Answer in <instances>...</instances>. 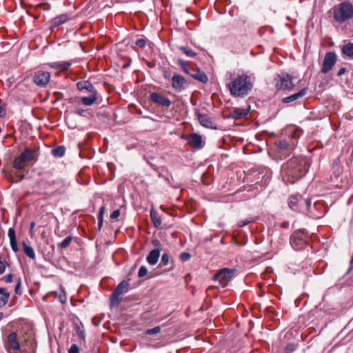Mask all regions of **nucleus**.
<instances>
[{
  "label": "nucleus",
  "instance_id": "1",
  "mask_svg": "<svg viewBox=\"0 0 353 353\" xmlns=\"http://www.w3.org/2000/svg\"><path fill=\"white\" fill-rule=\"evenodd\" d=\"M307 169V160L305 157H293L282 165V177L287 183L292 184L302 178Z\"/></svg>",
  "mask_w": 353,
  "mask_h": 353
},
{
  "label": "nucleus",
  "instance_id": "2",
  "mask_svg": "<svg viewBox=\"0 0 353 353\" xmlns=\"http://www.w3.org/2000/svg\"><path fill=\"white\" fill-rule=\"evenodd\" d=\"M254 81V77L252 75L243 74L234 78L227 86L231 95L243 98L252 90Z\"/></svg>",
  "mask_w": 353,
  "mask_h": 353
},
{
  "label": "nucleus",
  "instance_id": "3",
  "mask_svg": "<svg viewBox=\"0 0 353 353\" xmlns=\"http://www.w3.org/2000/svg\"><path fill=\"white\" fill-rule=\"evenodd\" d=\"M289 207L294 211L307 213L314 219H318L323 216V212L315 213L310 210V200L305 199L301 195H292L289 199Z\"/></svg>",
  "mask_w": 353,
  "mask_h": 353
},
{
  "label": "nucleus",
  "instance_id": "4",
  "mask_svg": "<svg viewBox=\"0 0 353 353\" xmlns=\"http://www.w3.org/2000/svg\"><path fill=\"white\" fill-rule=\"evenodd\" d=\"M334 20L339 23H343L353 18V5L349 1L334 6L332 8Z\"/></svg>",
  "mask_w": 353,
  "mask_h": 353
},
{
  "label": "nucleus",
  "instance_id": "5",
  "mask_svg": "<svg viewBox=\"0 0 353 353\" xmlns=\"http://www.w3.org/2000/svg\"><path fill=\"white\" fill-rule=\"evenodd\" d=\"M36 156L37 151L34 149L26 148L19 157L14 159L12 166L15 169L23 170L28 165L30 161L34 159Z\"/></svg>",
  "mask_w": 353,
  "mask_h": 353
},
{
  "label": "nucleus",
  "instance_id": "6",
  "mask_svg": "<svg viewBox=\"0 0 353 353\" xmlns=\"http://www.w3.org/2000/svg\"><path fill=\"white\" fill-rule=\"evenodd\" d=\"M130 289V284L126 281H122L117 286L114 292L110 295V307H117L121 303L122 299L121 296L126 294Z\"/></svg>",
  "mask_w": 353,
  "mask_h": 353
},
{
  "label": "nucleus",
  "instance_id": "7",
  "mask_svg": "<svg viewBox=\"0 0 353 353\" xmlns=\"http://www.w3.org/2000/svg\"><path fill=\"white\" fill-rule=\"evenodd\" d=\"M306 235L303 231L299 230L294 232L290 239V243L296 250H301L306 245Z\"/></svg>",
  "mask_w": 353,
  "mask_h": 353
},
{
  "label": "nucleus",
  "instance_id": "8",
  "mask_svg": "<svg viewBox=\"0 0 353 353\" xmlns=\"http://www.w3.org/2000/svg\"><path fill=\"white\" fill-rule=\"evenodd\" d=\"M336 60L337 57L334 52H327L324 57L321 72L323 74L327 73L335 65Z\"/></svg>",
  "mask_w": 353,
  "mask_h": 353
},
{
  "label": "nucleus",
  "instance_id": "9",
  "mask_svg": "<svg viewBox=\"0 0 353 353\" xmlns=\"http://www.w3.org/2000/svg\"><path fill=\"white\" fill-rule=\"evenodd\" d=\"M292 78L290 74L278 75L276 87L279 90H292L294 88Z\"/></svg>",
  "mask_w": 353,
  "mask_h": 353
},
{
  "label": "nucleus",
  "instance_id": "10",
  "mask_svg": "<svg viewBox=\"0 0 353 353\" xmlns=\"http://www.w3.org/2000/svg\"><path fill=\"white\" fill-rule=\"evenodd\" d=\"M50 79V73L49 72H38L33 77V82L38 86H46Z\"/></svg>",
  "mask_w": 353,
  "mask_h": 353
},
{
  "label": "nucleus",
  "instance_id": "11",
  "mask_svg": "<svg viewBox=\"0 0 353 353\" xmlns=\"http://www.w3.org/2000/svg\"><path fill=\"white\" fill-rule=\"evenodd\" d=\"M185 140L188 141V144L195 149L202 148L204 145L202 137L197 133L190 134L186 137Z\"/></svg>",
  "mask_w": 353,
  "mask_h": 353
},
{
  "label": "nucleus",
  "instance_id": "12",
  "mask_svg": "<svg viewBox=\"0 0 353 353\" xmlns=\"http://www.w3.org/2000/svg\"><path fill=\"white\" fill-rule=\"evenodd\" d=\"M150 98L153 103L161 106L169 107L171 105L170 100L165 96L159 93L152 92L150 95Z\"/></svg>",
  "mask_w": 353,
  "mask_h": 353
},
{
  "label": "nucleus",
  "instance_id": "13",
  "mask_svg": "<svg viewBox=\"0 0 353 353\" xmlns=\"http://www.w3.org/2000/svg\"><path fill=\"white\" fill-rule=\"evenodd\" d=\"M235 272L234 269L223 268L220 270L221 273V285L222 287L226 286L230 281Z\"/></svg>",
  "mask_w": 353,
  "mask_h": 353
},
{
  "label": "nucleus",
  "instance_id": "14",
  "mask_svg": "<svg viewBox=\"0 0 353 353\" xmlns=\"http://www.w3.org/2000/svg\"><path fill=\"white\" fill-rule=\"evenodd\" d=\"M185 83L186 81L181 75L178 74L173 75L172 86L175 90L177 92L183 90L185 88Z\"/></svg>",
  "mask_w": 353,
  "mask_h": 353
},
{
  "label": "nucleus",
  "instance_id": "15",
  "mask_svg": "<svg viewBox=\"0 0 353 353\" xmlns=\"http://www.w3.org/2000/svg\"><path fill=\"white\" fill-rule=\"evenodd\" d=\"M196 114L198 121L202 126L208 128L216 129V125L208 114L200 112H196Z\"/></svg>",
  "mask_w": 353,
  "mask_h": 353
},
{
  "label": "nucleus",
  "instance_id": "16",
  "mask_svg": "<svg viewBox=\"0 0 353 353\" xmlns=\"http://www.w3.org/2000/svg\"><path fill=\"white\" fill-rule=\"evenodd\" d=\"M8 346L9 349H12L15 351L21 350V345L17 339V334L15 332H12L8 335Z\"/></svg>",
  "mask_w": 353,
  "mask_h": 353
},
{
  "label": "nucleus",
  "instance_id": "17",
  "mask_svg": "<svg viewBox=\"0 0 353 353\" xmlns=\"http://www.w3.org/2000/svg\"><path fill=\"white\" fill-rule=\"evenodd\" d=\"M249 108H236L230 112L228 118L240 119L247 117L249 113Z\"/></svg>",
  "mask_w": 353,
  "mask_h": 353
},
{
  "label": "nucleus",
  "instance_id": "18",
  "mask_svg": "<svg viewBox=\"0 0 353 353\" xmlns=\"http://www.w3.org/2000/svg\"><path fill=\"white\" fill-rule=\"evenodd\" d=\"M307 90V89L306 88H304L303 89H301L299 92H298L295 94H293L290 96L283 98L281 101L284 103H291L294 101H296V100L303 97L306 94Z\"/></svg>",
  "mask_w": 353,
  "mask_h": 353
},
{
  "label": "nucleus",
  "instance_id": "19",
  "mask_svg": "<svg viewBox=\"0 0 353 353\" xmlns=\"http://www.w3.org/2000/svg\"><path fill=\"white\" fill-rule=\"evenodd\" d=\"M77 88L79 91L87 90L90 93L97 92L94 85L88 81H81L77 83Z\"/></svg>",
  "mask_w": 353,
  "mask_h": 353
},
{
  "label": "nucleus",
  "instance_id": "20",
  "mask_svg": "<svg viewBox=\"0 0 353 353\" xmlns=\"http://www.w3.org/2000/svg\"><path fill=\"white\" fill-rule=\"evenodd\" d=\"M191 70H192V72H191L190 76L194 79L201 83H206L208 81V76L203 70L197 69L194 71L193 68Z\"/></svg>",
  "mask_w": 353,
  "mask_h": 353
},
{
  "label": "nucleus",
  "instance_id": "21",
  "mask_svg": "<svg viewBox=\"0 0 353 353\" xmlns=\"http://www.w3.org/2000/svg\"><path fill=\"white\" fill-rule=\"evenodd\" d=\"M160 256V250L159 249H154L150 252L148 255L146 257L147 262L151 265H154L157 264L159 261Z\"/></svg>",
  "mask_w": 353,
  "mask_h": 353
},
{
  "label": "nucleus",
  "instance_id": "22",
  "mask_svg": "<svg viewBox=\"0 0 353 353\" xmlns=\"http://www.w3.org/2000/svg\"><path fill=\"white\" fill-rule=\"evenodd\" d=\"M276 145L279 148L280 152H290L294 150V145L289 143L285 140L279 141L278 142H276Z\"/></svg>",
  "mask_w": 353,
  "mask_h": 353
},
{
  "label": "nucleus",
  "instance_id": "23",
  "mask_svg": "<svg viewBox=\"0 0 353 353\" xmlns=\"http://www.w3.org/2000/svg\"><path fill=\"white\" fill-rule=\"evenodd\" d=\"M98 92H91L88 97H83L81 98V103L86 106L93 105L97 100Z\"/></svg>",
  "mask_w": 353,
  "mask_h": 353
},
{
  "label": "nucleus",
  "instance_id": "24",
  "mask_svg": "<svg viewBox=\"0 0 353 353\" xmlns=\"http://www.w3.org/2000/svg\"><path fill=\"white\" fill-rule=\"evenodd\" d=\"M8 237L10 239V244L12 250L14 252H17L18 251V248H17V240H16V237H15V232L12 228H10L8 230Z\"/></svg>",
  "mask_w": 353,
  "mask_h": 353
},
{
  "label": "nucleus",
  "instance_id": "25",
  "mask_svg": "<svg viewBox=\"0 0 353 353\" xmlns=\"http://www.w3.org/2000/svg\"><path fill=\"white\" fill-rule=\"evenodd\" d=\"M150 214L153 225L155 228L159 227L161 224V219L158 212L154 208H152Z\"/></svg>",
  "mask_w": 353,
  "mask_h": 353
},
{
  "label": "nucleus",
  "instance_id": "26",
  "mask_svg": "<svg viewBox=\"0 0 353 353\" xmlns=\"http://www.w3.org/2000/svg\"><path fill=\"white\" fill-rule=\"evenodd\" d=\"M342 53L350 59H353V43H348L344 45L341 50Z\"/></svg>",
  "mask_w": 353,
  "mask_h": 353
},
{
  "label": "nucleus",
  "instance_id": "27",
  "mask_svg": "<svg viewBox=\"0 0 353 353\" xmlns=\"http://www.w3.org/2000/svg\"><path fill=\"white\" fill-rule=\"evenodd\" d=\"M71 63L68 61L54 62L50 64L52 68L59 69L61 70H66L70 66Z\"/></svg>",
  "mask_w": 353,
  "mask_h": 353
},
{
  "label": "nucleus",
  "instance_id": "28",
  "mask_svg": "<svg viewBox=\"0 0 353 353\" xmlns=\"http://www.w3.org/2000/svg\"><path fill=\"white\" fill-rule=\"evenodd\" d=\"M68 19L69 17L68 14H62L53 19L52 24L54 26L57 27L65 23Z\"/></svg>",
  "mask_w": 353,
  "mask_h": 353
},
{
  "label": "nucleus",
  "instance_id": "29",
  "mask_svg": "<svg viewBox=\"0 0 353 353\" xmlns=\"http://www.w3.org/2000/svg\"><path fill=\"white\" fill-rule=\"evenodd\" d=\"M22 245L25 254L30 259H34L35 258V254L33 248L28 245L25 241H23Z\"/></svg>",
  "mask_w": 353,
  "mask_h": 353
},
{
  "label": "nucleus",
  "instance_id": "30",
  "mask_svg": "<svg viewBox=\"0 0 353 353\" xmlns=\"http://www.w3.org/2000/svg\"><path fill=\"white\" fill-rule=\"evenodd\" d=\"M65 152V148L63 145H59L52 150V154L55 157H62Z\"/></svg>",
  "mask_w": 353,
  "mask_h": 353
},
{
  "label": "nucleus",
  "instance_id": "31",
  "mask_svg": "<svg viewBox=\"0 0 353 353\" xmlns=\"http://www.w3.org/2000/svg\"><path fill=\"white\" fill-rule=\"evenodd\" d=\"M310 210H312L315 213H319V212H323V215L324 214V207L321 203H314L312 206L310 205Z\"/></svg>",
  "mask_w": 353,
  "mask_h": 353
},
{
  "label": "nucleus",
  "instance_id": "32",
  "mask_svg": "<svg viewBox=\"0 0 353 353\" xmlns=\"http://www.w3.org/2000/svg\"><path fill=\"white\" fill-rule=\"evenodd\" d=\"M179 50L189 57H194L196 55V53L188 47L181 46Z\"/></svg>",
  "mask_w": 353,
  "mask_h": 353
},
{
  "label": "nucleus",
  "instance_id": "33",
  "mask_svg": "<svg viewBox=\"0 0 353 353\" xmlns=\"http://www.w3.org/2000/svg\"><path fill=\"white\" fill-rule=\"evenodd\" d=\"M72 240V236H67L63 241L58 244V247L61 249H64L70 245Z\"/></svg>",
  "mask_w": 353,
  "mask_h": 353
},
{
  "label": "nucleus",
  "instance_id": "34",
  "mask_svg": "<svg viewBox=\"0 0 353 353\" xmlns=\"http://www.w3.org/2000/svg\"><path fill=\"white\" fill-rule=\"evenodd\" d=\"M105 208L104 206L101 207V208L99 210V216H98V227H99V230L103 226V214L105 212Z\"/></svg>",
  "mask_w": 353,
  "mask_h": 353
},
{
  "label": "nucleus",
  "instance_id": "35",
  "mask_svg": "<svg viewBox=\"0 0 353 353\" xmlns=\"http://www.w3.org/2000/svg\"><path fill=\"white\" fill-rule=\"evenodd\" d=\"M9 298H10L9 293L3 294L0 297V308L3 307L8 303Z\"/></svg>",
  "mask_w": 353,
  "mask_h": 353
},
{
  "label": "nucleus",
  "instance_id": "36",
  "mask_svg": "<svg viewBox=\"0 0 353 353\" xmlns=\"http://www.w3.org/2000/svg\"><path fill=\"white\" fill-rule=\"evenodd\" d=\"M177 62L184 72L190 75L191 72L190 70L188 68L186 63L182 59H178Z\"/></svg>",
  "mask_w": 353,
  "mask_h": 353
},
{
  "label": "nucleus",
  "instance_id": "37",
  "mask_svg": "<svg viewBox=\"0 0 353 353\" xmlns=\"http://www.w3.org/2000/svg\"><path fill=\"white\" fill-rule=\"evenodd\" d=\"M170 259V256L168 253H163L161 257V263L159 264L160 266L167 265Z\"/></svg>",
  "mask_w": 353,
  "mask_h": 353
},
{
  "label": "nucleus",
  "instance_id": "38",
  "mask_svg": "<svg viewBox=\"0 0 353 353\" xmlns=\"http://www.w3.org/2000/svg\"><path fill=\"white\" fill-rule=\"evenodd\" d=\"M160 331H161L160 327L157 326L152 329H148V330H146L145 333L147 334L154 335V334H158L159 332H160Z\"/></svg>",
  "mask_w": 353,
  "mask_h": 353
},
{
  "label": "nucleus",
  "instance_id": "39",
  "mask_svg": "<svg viewBox=\"0 0 353 353\" xmlns=\"http://www.w3.org/2000/svg\"><path fill=\"white\" fill-rule=\"evenodd\" d=\"M148 273V269L142 265L140 267L139 270V272H138V276L139 277L141 278V277H143L144 276H145Z\"/></svg>",
  "mask_w": 353,
  "mask_h": 353
},
{
  "label": "nucleus",
  "instance_id": "40",
  "mask_svg": "<svg viewBox=\"0 0 353 353\" xmlns=\"http://www.w3.org/2000/svg\"><path fill=\"white\" fill-rule=\"evenodd\" d=\"M295 345L292 343L288 344L285 347V353H292L295 350Z\"/></svg>",
  "mask_w": 353,
  "mask_h": 353
},
{
  "label": "nucleus",
  "instance_id": "41",
  "mask_svg": "<svg viewBox=\"0 0 353 353\" xmlns=\"http://www.w3.org/2000/svg\"><path fill=\"white\" fill-rule=\"evenodd\" d=\"M253 221L254 220L252 218L247 219L243 220V221H241L239 222L238 226L240 227V228L244 227L245 225L252 223Z\"/></svg>",
  "mask_w": 353,
  "mask_h": 353
},
{
  "label": "nucleus",
  "instance_id": "42",
  "mask_svg": "<svg viewBox=\"0 0 353 353\" xmlns=\"http://www.w3.org/2000/svg\"><path fill=\"white\" fill-rule=\"evenodd\" d=\"M190 256H191V255H190V253H188V252H182L180 254V259L182 261H188L190 259Z\"/></svg>",
  "mask_w": 353,
  "mask_h": 353
},
{
  "label": "nucleus",
  "instance_id": "43",
  "mask_svg": "<svg viewBox=\"0 0 353 353\" xmlns=\"http://www.w3.org/2000/svg\"><path fill=\"white\" fill-rule=\"evenodd\" d=\"M146 41L144 39H139L136 41V45L141 48H143L145 46Z\"/></svg>",
  "mask_w": 353,
  "mask_h": 353
},
{
  "label": "nucleus",
  "instance_id": "44",
  "mask_svg": "<svg viewBox=\"0 0 353 353\" xmlns=\"http://www.w3.org/2000/svg\"><path fill=\"white\" fill-rule=\"evenodd\" d=\"M68 353H80L79 347L76 344L72 345L68 350Z\"/></svg>",
  "mask_w": 353,
  "mask_h": 353
},
{
  "label": "nucleus",
  "instance_id": "45",
  "mask_svg": "<svg viewBox=\"0 0 353 353\" xmlns=\"http://www.w3.org/2000/svg\"><path fill=\"white\" fill-rule=\"evenodd\" d=\"M121 214L120 210H114L112 214H110V219H115L117 217H119Z\"/></svg>",
  "mask_w": 353,
  "mask_h": 353
},
{
  "label": "nucleus",
  "instance_id": "46",
  "mask_svg": "<svg viewBox=\"0 0 353 353\" xmlns=\"http://www.w3.org/2000/svg\"><path fill=\"white\" fill-rule=\"evenodd\" d=\"M14 292L17 294H21V279H19L15 288H14Z\"/></svg>",
  "mask_w": 353,
  "mask_h": 353
},
{
  "label": "nucleus",
  "instance_id": "47",
  "mask_svg": "<svg viewBox=\"0 0 353 353\" xmlns=\"http://www.w3.org/2000/svg\"><path fill=\"white\" fill-rule=\"evenodd\" d=\"M12 275L11 274H8L7 275H6L3 278V280L6 282V283H11L12 282Z\"/></svg>",
  "mask_w": 353,
  "mask_h": 353
},
{
  "label": "nucleus",
  "instance_id": "48",
  "mask_svg": "<svg viewBox=\"0 0 353 353\" xmlns=\"http://www.w3.org/2000/svg\"><path fill=\"white\" fill-rule=\"evenodd\" d=\"M6 114V108L4 105L0 104V117H4Z\"/></svg>",
  "mask_w": 353,
  "mask_h": 353
},
{
  "label": "nucleus",
  "instance_id": "49",
  "mask_svg": "<svg viewBox=\"0 0 353 353\" xmlns=\"http://www.w3.org/2000/svg\"><path fill=\"white\" fill-rule=\"evenodd\" d=\"M86 112H87L86 110H83V109H81V108H79V109H77L75 110V113L77 114L79 116H84V114Z\"/></svg>",
  "mask_w": 353,
  "mask_h": 353
},
{
  "label": "nucleus",
  "instance_id": "50",
  "mask_svg": "<svg viewBox=\"0 0 353 353\" xmlns=\"http://www.w3.org/2000/svg\"><path fill=\"white\" fill-rule=\"evenodd\" d=\"M212 279L214 281H217L219 280V283L221 284V273H220V270L216 272L212 277Z\"/></svg>",
  "mask_w": 353,
  "mask_h": 353
},
{
  "label": "nucleus",
  "instance_id": "51",
  "mask_svg": "<svg viewBox=\"0 0 353 353\" xmlns=\"http://www.w3.org/2000/svg\"><path fill=\"white\" fill-rule=\"evenodd\" d=\"M77 334L79 336L80 339L84 340L85 337V334L83 332V331L81 330L79 328L77 330Z\"/></svg>",
  "mask_w": 353,
  "mask_h": 353
},
{
  "label": "nucleus",
  "instance_id": "52",
  "mask_svg": "<svg viewBox=\"0 0 353 353\" xmlns=\"http://www.w3.org/2000/svg\"><path fill=\"white\" fill-rule=\"evenodd\" d=\"M6 270V264L4 262L0 261V274H2Z\"/></svg>",
  "mask_w": 353,
  "mask_h": 353
},
{
  "label": "nucleus",
  "instance_id": "53",
  "mask_svg": "<svg viewBox=\"0 0 353 353\" xmlns=\"http://www.w3.org/2000/svg\"><path fill=\"white\" fill-rule=\"evenodd\" d=\"M346 72V68H341L339 70L338 72H337V76L338 77H341L342 76L345 72Z\"/></svg>",
  "mask_w": 353,
  "mask_h": 353
},
{
  "label": "nucleus",
  "instance_id": "54",
  "mask_svg": "<svg viewBox=\"0 0 353 353\" xmlns=\"http://www.w3.org/2000/svg\"><path fill=\"white\" fill-rule=\"evenodd\" d=\"M60 301H61L62 303H65V301H66V296H65V295L60 296Z\"/></svg>",
  "mask_w": 353,
  "mask_h": 353
},
{
  "label": "nucleus",
  "instance_id": "55",
  "mask_svg": "<svg viewBox=\"0 0 353 353\" xmlns=\"http://www.w3.org/2000/svg\"><path fill=\"white\" fill-rule=\"evenodd\" d=\"M23 178H24L23 175H20L19 179H15L14 181H13V182L17 183L18 181H21Z\"/></svg>",
  "mask_w": 353,
  "mask_h": 353
},
{
  "label": "nucleus",
  "instance_id": "56",
  "mask_svg": "<svg viewBox=\"0 0 353 353\" xmlns=\"http://www.w3.org/2000/svg\"><path fill=\"white\" fill-rule=\"evenodd\" d=\"M7 292H6V289L3 288H0V294H1V296L3 294H6Z\"/></svg>",
  "mask_w": 353,
  "mask_h": 353
},
{
  "label": "nucleus",
  "instance_id": "57",
  "mask_svg": "<svg viewBox=\"0 0 353 353\" xmlns=\"http://www.w3.org/2000/svg\"><path fill=\"white\" fill-rule=\"evenodd\" d=\"M350 263H351V266H350V268L348 270V272L352 271V270L353 269V258L351 259Z\"/></svg>",
  "mask_w": 353,
  "mask_h": 353
},
{
  "label": "nucleus",
  "instance_id": "58",
  "mask_svg": "<svg viewBox=\"0 0 353 353\" xmlns=\"http://www.w3.org/2000/svg\"><path fill=\"white\" fill-rule=\"evenodd\" d=\"M282 227L284 228H287L288 227V222H283L282 223Z\"/></svg>",
  "mask_w": 353,
  "mask_h": 353
},
{
  "label": "nucleus",
  "instance_id": "59",
  "mask_svg": "<svg viewBox=\"0 0 353 353\" xmlns=\"http://www.w3.org/2000/svg\"><path fill=\"white\" fill-rule=\"evenodd\" d=\"M34 222H32V223H31V228H34Z\"/></svg>",
  "mask_w": 353,
  "mask_h": 353
},
{
  "label": "nucleus",
  "instance_id": "60",
  "mask_svg": "<svg viewBox=\"0 0 353 353\" xmlns=\"http://www.w3.org/2000/svg\"><path fill=\"white\" fill-rule=\"evenodd\" d=\"M2 317H3V313L0 312V320L2 319Z\"/></svg>",
  "mask_w": 353,
  "mask_h": 353
},
{
  "label": "nucleus",
  "instance_id": "61",
  "mask_svg": "<svg viewBox=\"0 0 353 353\" xmlns=\"http://www.w3.org/2000/svg\"><path fill=\"white\" fill-rule=\"evenodd\" d=\"M156 242H157L156 245H158V243H159V241H158V240H156Z\"/></svg>",
  "mask_w": 353,
  "mask_h": 353
},
{
  "label": "nucleus",
  "instance_id": "62",
  "mask_svg": "<svg viewBox=\"0 0 353 353\" xmlns=\"http://www.w3.org/2000/svg\"><path fill=\"white\" fill-rule=\"evenodd\" d=\"M156 242H157L156 245H158V243H159V241H158V240H156Z\"/></svg>",
  "mask_w": 353,
  "mask_h": 353
}]
</instances>
